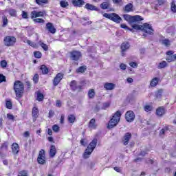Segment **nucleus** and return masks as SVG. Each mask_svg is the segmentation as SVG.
Masks as SVG:
<instances>
[{
    "mask_svg": "<svg viewBox=\"0 0 176 176\" xmlns=\"http://www.w3.org/2000/svg\"><path fill=\"white\" fill-rule=\"evenodd\" d=\"M125 119L126 122L131 123V122H134V119H135V114L133 111H129L125 114Z\"/></svg>",
    "mask_w": 176,
    "mask_h": 176,
    "instance_id": "0eeeda50",
    "label": "nucleus"
},
{
    "mask_svg": "<svg viewBox=\"0 0 176 176\" xmlns=\"http://www.w3.org/2000/svg\"><path fill=\"white\" fill-rule=\"evenodd\" d=\"M46 158L45 157V151L41 150L37 158V162L39 164H45L46 163Z\"/></svg>",
    "mask_w": 176,
    "mask_h": 176,
    "instance_id": "6e6552de",
    "label": "nucleus"
},
{
    "mask_svg": "<svg viewBox=\"0 0 176 176\" xmlns=\"http://www.w3.org/2000/svg\"><path fill=\"white\" fill-rule=\"evenodd\" d=\"M52 130L54 131V133H58V131H60V126H58L57 124H54L52 126Z\"/></svg>",
    "mask_w": 176,
    "mask_h": 176,
    "instance_id": "ea45409f",
    "label": "nucleus"
},
{
    "mask_svg": "<svg viewBox=\"0 0 176 176\" xmlns=\"http://www.w3.org/2000/svg\"><path fill=\"white\" fill-rule=\"evenodd\" d=\"M63 78H64V74L58 73L53 81L54 86H58V83L63 80Z\"/></svg>",
    "mask_w": 176,
    "mask_h": 176,
    "instance_id": "9d476101",
    "label": "nucleus"
},
{
    "mask_svg": "<svg viewBox=\"0 0 176 176\" xmlns=\"http://www.w3.org/2000/svg\"><path fill=\"white\" fill-rule=\"evenodd\" d=\"M121 28H124V30H129V31H133V29H130L129 28V27H127V25H126V24L122 23L120 25Z\"/></svg>",
    "mask_w": 176,
    "mask_h": 176,
    "instance_id": "bf43d9fd",
    "label": "nucleus"
},
{
    "mask_svg": "<svg viewBox=\"0 0 176 176\" xmlns=\"http://www.w3.org/2000/svg\"><path fill=\"white\" fill-rule=\"evenodd\" d=\"M85 8L87 9V10H94L95 12H100V8H97V6H94L93 4L87 3L85 6Z\"/></svg>",
    "mask_w": 176,
    "mask_h": 176,
    "instance_id": "4468645a",
    "label": "nucleus"
},
{
    "mask_svg": "<svg viewBox=\"0 0 176 176\" xmlns=\"http://www.w3.org/2000/svg\"><path fill=\"white\" fill-rule=\"evenodd\" d=\"M166 67H167V62L163 60L158 64L157 68L159 69H162L163 68H166Z\"/></svg>",
    "mask_w": 176,
    "mask_h": 176,
    "instance_id": "bb28decb",
    "label": "nucleus"
},
{
    "mask_svg": "<svg viewBox=\"0 0 176 176\" xmlns=\"http://www.w3.org/2000/svg\"><path fill=\"white\" fill-rule=\"evenodd\" d=\"M0 65L1 68H6V65H8V62H6V60H1Z\"/></svg>",
    "mask_w": 176,
    "mask_h": 176,
    "instance_id": "603ef678",
    "label": "nucleus"
},
{
    "mask_svg": "<svg viewBox=\"0 0 176 176\" xmlns=\"http://www.w3.org/2000/svg\"><path fill=\"white\" fill-rule=\"evenodd\" d=\"M38 113H39V110H38L37 107H34L32 109V116L34 118H36V116H38Z\"/></svg>",
    "mask_w": 176,
    "mask_h": 176,
    "instance_id": "f704fd0d",
    "label": "nucleus"
},
{
    "mask_svg": "<svg viewBox=\"0 0 176 176\" xmlns=\"http://www.w3.org/2000/svg\"><path fill=\"white\" fill-rule=\"evenodd\" d=\"M131 138V133H126L124 135L123 142L124 145H129V142L130 141Z\"/></svg>",
    "mask_w": 176,
    "mask_h": 176,
    "instance_id": "a211bd4d",
    "label": "nucleus"
},
{
    "mask_svg": "<svg viewBox=\"0 0 176 176\" xmlns=\"http://www.w3.org/2000/svg\"><path fill=\"white\" fill-rule=\"evenodd\" d=\"M7 118L9 120H12V122H14V116L12 115L10 113L7 114Z\"/></svg>",
    "mask_w": 176,
    "mask_h": 176,
    "instance_id": "3c124183",
    "label": "nucleus"
},
{
    "mask_svg": "<svg viewBox=\"0 0 176 176\" xmlns=\"http://www.w3.org/2000/svg\"><path fill=\"white\" fill-rule=\"evenodd\" d=\"M104 87L106 90H113L116 87V85L111 82H105Z\"/></svg>",
    "mask_w": 176,
    "mask_h": 176,
    "instance_id": "6ab92c4d",
    "label": "nucleus"
},
{
    "mask_svg": "<svg viewBox=\"0 0 176 176\" xmlns=\"http://www.w3.org/2000/svg\"><path fill=\"white\" fill-rule=\"evenodd\" d=\"M82 58V52L80 51L74 50L70 52V58L74 61H78Z\"/></svg>",
    "mask_w": 176,
    "mask_h": 176,
    "instance_id": "423d86ee",
    "label": "nucleus"
},
{
    "mask_svg": "<svg viewBox=\"0 0 176 176\" xmlns=\"http://www.w3.org/2000/svg\"><path fill=\"white\" fill-rule=\"evenodd\" d=\"M65 119V116L64 114H62L60 119V124H64V120Z\"/></svg>",
    "mask_w": 176,
    "mask_h": 176,
    "instance_id": "052dcab7",
    "label": "nucleus"
},
{
    "mask_svg": "<svg viewBox=\"0 0 176 176\" xmlns=\"http://www.w3.org/2000/svg\"><path fill=\"white\" fill-rule=\"evenodd\" d=\"M162 45H164L165 46H170V40L168 39H164L162 41Z\"/></svg>",
    "mask_w": 176,
    "mask_h": 176,
    "instance_id": "c03bdc74",
    "label": "nucleus"
},
{
    "mask_svg": "<svg viewBox=\"0 0 176 176\" xmlns=\"http://www.w3.org/2000/svg\"><path fill=\"white\" fill-rule=\"evenodd\" d=\"M24 43H28V45H29V46H31L32 47H34V48L38 47V45H36L35 42H32L30 40H26V41H25Z\"/></svg>",
    "mask_w": 176,
    "mask_h": 176,
    "instance_id": "a878e982",
    "label": "nucleus"
},
{
    "mask_svg": "<svg viewBox=\"0 0 176 176\" xmlns=\"http://www.w3.org/2000/svg\"><path fill=\"white\" fill-rule=\"evenodd\" d=\"M76 119V118L75 117V116H74L72 114L68 116V117H67V120L69 123H74Z\"/></svg>",
    "mask_w": 176,
    "mask_h": 176,
    "instance_id": "c85d7f7f",
    "label": "nucleus"
},
{
    "mask_svg": "<svg viewBox=\"0 0 176 176\" xmlns=\"http://www.w3.org/2000/svg\"><path fill=\"white\" fill-rule=\"evenodd\" d=\"M19 151H20V146L17 143H13L12 144V152L14 155H17L19 153Z\"/></svg>",
    "mask_w": 176,
    "mask_h": 176,
    "instance_id": "f3484780",
    "label": "nucleus"
},
{
    "mask_svg": "<svg viewBox=\"0 0 176 176\" xmlns=\"http://www.w3.org/2000/svg\"><path fill=\"white\" fill-rule=\"evenodd\" d=\"M45 29L47 30L48 32H50V34H56V28H54V25L50 22L46 24Z\"/></svg>",
    "mask_w": 176,
    "mask_h": 176,
    "instance_id": "f8f14e48",
    "label": "nucleus"
},
{
    "mask_svg": "<svg viewBox=\"0 0 176 176\" xmlns=\"http://www.w3.org/2000/svg\"><path fill=\"white\" fill-rule=\"evenodd\" d=\"M129 65L130 67H132V68H137V67H138V64H137L135 62H131Z\"/></svg>",
    "mask_w": 176,
    "mask_h": 176,
    "instance_id": "13d9d810",
    "label": "nucleus"
},
{
    "mask_svg": "<svg viewBox=\"0 0 176 176\" xmlns=\"http://www.w3.org/2000/svg\"><path fill=\"white\" fill-rule=\"evenodd\" d=\"M2 19H3V27H6L8 23V18L6 17V16H3Z\"/></svg>",
    "mask_w": 176,
    "mask_h": 176,
    "instance_id": "58836bf2",
    "label": "nucleus"
},
{
    "mask_svg": "<svg viewBox=\"0 0 176 176\" xmlns=\"http://www.w3.org/2000/svg\"><path fill=\"white\" fill-rule=\"evenodd\" d=\"M85 71H86V68L85 66H80V67H78L76 69V72L78 74L80 73V74H83V72H85Z\"/></svg>",
    "mask_w": 176,
    "mask_h": 176,
    "instance_id": "c9c22d12",
    "label": "nucleus"
},
{
    "mask_svg": "<svg viewBox=\"0 0 176 176\" xmlns=\"http://www.w3.org/2000/svg\"><path fill=\"white\" fill-rule=\"evenodd\" d=\"M21 16L23 19H28V13L25 11H22Z\"/></svg>",
    "mask_w": 176,
    "mask_h": 176,
    "instance_id": "6e6d98bb",
    "label": "nucleus"
},
{
    "mask_svg": "<svg viewBox=\"0 0 176 176\" xmlns=\"http://www.w3.org/2000/svg\"><path fill=\"white\" fill-rule=\"evenodd\" d=\"M120 116H122V113L120 111H117L113 116V118L110 120L108 124V129H113L117 124L118 122L120 121Z\"/></svg>",
    "mask_w": 176,
    "mask_h": 176,
    "instance_id": "20e7f679",
    "label": "nucleus"
},
{
    "mask_svg": "<svg viewBox=\"0 0 176 176\" xmlns=\"http://www.w3.org/2000/svg\"><path fill=\"white\" fill-rule=\"evenodd\" d=\"M18 176H28V171L27 170H21L19 173Z\"/></svg>",
    "mask_w": 176,
    "mask_h": 176,
    "instance_id": "37998d69",
    "label": "nucleus"
},
{
    "mask_svg": "<svg viewBox=\"0 0 176 176\" xmlns=\"http://www.w3.org/2000/svg\"><path fill=\"white\" fill-rule=\"evenodd\" d=\"M94 96H96V92L94 89H89L88 91L89 98H94Z\"/></svg>",
    "mask_w": 176,
    "mask_h": 176,
    "instance_id": "2f4dec72",
    "label": "nucleus"
},
{
    "mask_svg": "<svg viewBox=\"0 0 176 176\" xmlns=\"http://www.w3.org/2000/svg\"><path fill=\"white\" fill-rule=\"evenodd\" d=\"M14 90L18 98H21L24 94V84L20 80H16L14 83Z\"/></svg>",
    "mask_w": 176,
    "mask_h": 176,
    "instance_id": "f03ea898",
    "label": "nucleus"
},
{
    "mask_svg": "<svg viewBox=\"0 0 176 176\" xmlns=\"http://www.w3.org/2000/svg\"><path fill=\"white\" fill-rule=\"evenodd\" d=\"M166 112H167V110L164 107H160L156 109V115L160 118H162V116L166 115Z\"/></svg>",
    "mask_w": 176,
    "mask_h": 176,
    "instance_id": "9b49d317",
    "label": "nucleus"
},
{
    "mask_svg": "<svg viewBox=\"0 0 176 176\" xmlns=\"http://www.w3.org/2000/svg\"><path fill=\"white\" fill-rule=\"evenodd\" d=\"M37 101H43V94L41 93L37 94Z\"/></svg>",
    "mask_w": 176,
    "mask_h": 176,
    "instance_id": "de8ad7c7",
    "label": "nucleus"
},
{
    "mask_svg": "<svg viewBox=\"0 0 176 176\" xmlns=\"http://www.w3.org/2000/svg\"><path fill=\"white\" fill-rule=\"evenodd\" d=\"M111 16H112V13H111V14H108V13L103 14V17H106V19H109V20H111Z\"/></svg>",
    "mask_w": 176,
    "mask_h": 176,
    "instance_id": "e2e57ef3",
    "label": "nucleus"
},
{
    "mask_svg": "<svg viewBox=\"0 0 176 176\" xmlns=\"http://www.w3.org/2000/svg\"><path fill=\"white\" fill-rule=\"evenodd\" d=\"M166 2H167L166 0H158V5L160 6L164 5Z\"/></svg>",
    "mask_w": 176,
    "mask_h": 176,
    "instance_id": "338daca9",
    "label": "nucleus"
},
{
    "mask_svg": "<svg viewBox=\"0 0 176 176\" xmlns=\"http://www.w3.org/2000/svg\"><path fill=\"white\" fill-rule=\"evenodd\" d=\"M40 69L42 72L43 75H47V74H49V69L45 65H41Z\"/></svg>",
    "mask_w": 176,
    "mask_h": 176,
    "instance_id": "b1692460",
    "label": "nucleus"
},
{
    "mask_svg": "<svg viewBox=\"0 0 176 176\" xmlns=\"http://www.w3.org/2000/svg\"><path fill=\"white\" fill-rule=\"evenodd\" d=\"M34 56L36 58H41L42 57V53H41L39 51L34 52Z\"/></svg>",
    "mask_w": 176,
    "mask_h": 176,
    "instance_id": "4c0bfd02",
    "label": "nucleus"
},
{
    "mask_svg": "<svg viewBox=\"0 0 176 176\" xmlns=\"http://www.w3.org/2000/svg\"><path fill=\"white\" fill-rule=\"evenodd\" d=\"M39 80V75L38 74H36L33 77V82L34 83H37Z\"/></svg>",
    "mask_w": 176,
    "mask_h": 176,
    "instance_id": "a18cd8bd",
    "label": "nucleus"
},
{
    "mask_svg": "<svg viewBox=\"0 0 176 176\" xmlns=\"http://www.w3.org/2000/svg\"><path fill=\"white\" fill-rule=\"evenodd\" d=\"M159 83V78H154L151 82V87H155Z\"/></svg>",
    "mask_w": 176,
    "mask_h": 176,
    "instance_id": "cd10ccee",
    "label": "nucleus"
},
{
    "mask_svg": "<svg viewBox=\"0 0 176 176\" xmlns=\"http://www.w3.org/2000/svg\"><path fill=\"white\" fill-rule=\"evenodd\" d=\"M130 49V44L129 43H123L121 45L122 56H124V52Z\"/></svg>",
    "mask_w": 176,
    "mask_h": 176,
    "instance_id": "dca6fc26",
    "label": "nucleus"
},
{
    "mask_svg": "<svg viewBox=\"0 0 176 176\" xmlns=\"http://www.w3.org/2000/svg\"><path fill=\"white\" fill-rule=\"evenodd\" d=\"M56 153H57V150L56 149V146L52 145L50 146V157H54Z\"/></svg>",
    "mask_w": 176,
    "mask_h": 176,
    "instance_id": "aec40b11",
    "label": "nucleus"
},
{
    "mask_svg": "<svg viewBox=\"0 0 176 176\" xmlns=\"http://www.w3.org/2000/svg\"><path fill=\"white\" fill-rule=\"evenodd\" d=\"M6 107L8 108V109H12V102H10V100L6 101Z\"/></svg>",
    "mask_w": 176,
    "mask_h": 176,
    "instance_id": "09e8293b",
    "label": "nucleus"
},
{
    "mask_svg": "<svg viewBox=\"0 0 176 176\" xmlns=\"http://www.w3.org/2000/svg\"><path fill=\"white\" fill-rule=\"evenodd\" d=\"M2 82H6V77L3 74H0V83Z\"/></svg>",
    "mask_w": 176,
    "mask_h": 176,
    "instance_id": "5fc2aeb1",
    "label": "nucleus"
},
{
    "mask_svg": "<svg viewBox=\"0 0 176 176\" xmlns=\"http://www.w3.org/2000/svg\"><path fill=\"white\" fill-rule=\"evenodd\" d=\"M120 69H122L123 71H124V70H126V66L125 64L122 63L120 65Z\"/></svg>",
    "mask_w": 176,
    "mask_h": 176,
    "instance_id": "774afa93",
    "label": "nucleus"
},
{
    "mask_svg": "<svg viewBox=\"0 0 176 176\" xmlns=\"http://www.w3.org/2000/svg\"><path fill=\"white\" fill-rule=\"evenodd\" d=\"M113 2L116 5H120V6L123 5V1H122V0H113Z\"/></svg>",
    "mask_w": 176,
    "mask_h": 176,
    "instance_id": "864d4df0",
    "label": "nucleus"
},
{
    "mask_svg": "<svg viewBox=\"0 0 176 176\" xmlns=\"http://www.w3.org/2000/svg\"><path fill=\"white\" fill-rule=\"evenodd\" d=\"M60 5L61 6V8H67V6H68V2L66 1H60Z\"/></svg>",
    "mask_w": 176,
    "mask_h": 176,
    "instance_id": "79ce46f5",
    "label": "nucleus"
},
{
    "mask_svg": "<svg viewBox=\"0 0 176 176\" xmlns=\"http://www.w3.org/2000/svg\"><path fill=\"white\" fill-rule=\"evenodd\" d=\"M33 21H34V23H40L42 24H43L45 23V20H43V19H39V18L34 19Z\"/></svg>",
    "mask_w": 176,
    "mask_h": 176,
    "instance_id": "8fccbe9b",
    "label": "nucleus"
},
{
    "mask_svg": "<svg viewBox=\"0 0 176 176\" xmlns=\"http://www.w3.org/2000/svg\"><path fill=\"white\" fill-rule=\"evenodd\" d=\"M125 12H129L133 10V4L129 3L125 6L124 8Z\"/></svg>",
    "mask_w": 176,
    "mask_h": 176,
    "instance_id": "c756f323",
    "label": "nucleus"
},
{
    "mask_svg": "<svg viewBox=\"0 0 176 176\" xmlns=\"http://www.w3.org/2000/svg\"><path fill=\"white\" fill-rule=\"evenodd\" d=\"M72 3L74 6H77L78 8H82L85 5V1L83 0H72Z\"/></svg>",
    "mask_w": 176,
    "mask_h": 176,
    "instance_id": "2eb2a0df",
    "label": "nucleus"
},
{
    "mask_svg": "<svg viewBox=\"0 0 176 176\" xmlns=\"http://www.w3.org/2000/svg\"><path fill=\"white\" fill-rule=\"evenodd\" d=\"M163 94V89H159L157 92H155V98L158 100L162 98V95Z\"/></svg>",
    "mask_w": 176,
    "mask_h": 176,
    "instance_id": "7c9ffc66",
    "label": "nucleus"
},
{
    "mask_svg": "<svg viewBox=\"0 0 176 176\" xmlns=\"http://www.w3.org/2000/svg\"><path fill=\"white\" fill-rule=\"evenodd\" d=\"M166 60L168 61V63H172V61H175V58L174 55H172L166 57Z\"/></svg>",
    "mask_w": 176,
    "mask_h": 176,
    "instance_id": "e433bc0d",
    "label": "nucleus"
},
{
    "mask_svg": "<svg viewBox=\"0 0 176 176\" xmlns=\"http://www.w3.org/2000/svg\"><path fill=\"white\" fill-rule=\"evenodd\" d=\"M144 20V18L140 15H135L133 16V21H132V24L138 23L140 21H142Z\"/></svg>",
    "mask_w": 176,
    "mask_h": 176,
    "instance_id": "412c9836",
    "label": "nucleus"
},
{
    "mask_svg": "<svg viewBox=\"0 0 176 176\" xmlns=\"http://www.w3.org/2000/svg\"><path fill=\"white\" fill-rule=\"evenodd\" d=\"M123 17L126 21H127L132 27L133 30L142 31L145 34H143L144 38H146L148 35H153L155 30L152 28V25L148 23H144L143 25L133 24V16L125 14Z\"/></svg>",
    "mask_w": 176,
    "mask_h": 176,
    "instance_id": "f257e3e1",
    "label": "nucleus"
},
{
    "mask_svg": "<svg viewBox=\"0 0 176 176\" xmlns=\"http://www.w3.org/2000/svg\"><path fill=\"white\" fill-rule=\"evenodd\" d=\"M89 129H93L94 130L97 129V124H96V119L92 118L89 123Z\"/></svg>",
    "mask_w": 176,
    "mask_h": 176,
    "instance_id": "4be33fe9",
    "label": "nucleus"
},
{
    "mask_svg": "<svg viewBox=\"0 0 176 176\" xmlns=\"http://www.w3.org/2000/svg\"><path fill=\"white\" fill-rule=\"evenodd\" d=\"M47 0H36V3L38 5H41V3H47Z\"/></svg>",
    "mask_w": 176,
    "mask_h": 176,
    "instance_id": "4d7b16f0",
    "label": "nucleus"
},
{
    "mask_svg": "<svg viewBox=\"0 0 176 176\" xmlns=\"http://www.w3.org/2000/svg\"><path fill=\"white\" fill-rule=\"evenodd\" d=\"M46 14L45 11H32L30 13L31 19H36V17H43Z\"/></svg>",
    "mask_w": 176,
    "mask_h": 176,
    "instance_id": "1a4fd4ad",
    "label": "nucleus"
},
{
    "mask_svg": "<svg viewBox=\"0 0 176 176\" xmlns=\"http://www.w3.org/2000/svg\"><path fill=\"white\" fill-rule=\"evenodd\" d=\"M110 20L114 21V23H116L117 24H119L120 23V21H122V18L116 13H111Z\"/></svg>",
    "mask_w": 176,
    "mask_h": 176,
    "instance_id": "ddd939ff",
    "label": "nucleus"
},
{
    "mask_svg": "<svg viewBox=\"0 0 176 176\" xmlns=\"http://www.w3.org/2000/svg\"><path fill=\"white\" fill-rule=\"evenodd\" d=\"M8 13L10 15H11L12 17H16L17 16V12L14 9H10L8 11Z\"/></svg>",
    "mask_w": 176,
    "mask_h": 176,
    "instance_id": "473e14b6",
    "label": "nucleus"
},
{
    "mask_svg": "<svg viewBox=\"0 0 176 176\" xmlns=\"http://www.w3.org/2000/svg\"><path fill=\"white\" fill-rule=\"evenodd\" d=\"M107 108H109V103H104L102 109H107Z\"/></svg>",
    "mask_w": 176,
    "mask_h": 176,
    "instance_id": "69168bd1",
    "label": "nucleus"
},
{
    "mask_svg": "<svg viewBox=\"0 0 176 176\" xmlns=\"http://www.w3.org/2000/svg\"><path fill=\"white\" fill-rule=\"evenodd\" d=\"M171 10L173 12V13H176V5L175 2L172 1L171 3Z\"/></svg>",
    "mask_w": 176,
    "mask_h": 176,
    "instance_id": "49530a36",
    "label": "nucleus"
},
{
    "mask_svg": "<svg viewBox=\"0 0 176 176\" xmlns=\"http://www.w3.org/2000/svg\"><path fill=\"white\" fill-rule=\"evenodd\" d=\"M39 45L40 46H41L42 49L45 50V52H47V50H49V47L47 46V45L42 43V41L39 42Z\"/></svg>",
    "mask_w": 176,
    "mask_h": 176,
    "instance_id": "72a5a7b5",
    "label": "nucleus"
},
{
    "mask_svg": "<svg viewBox=\"0 0 176 176\" xmlns=\"http://www.w3.org/2000/svg\"><path fill=\"white\" fill-rule=\"evenodd\" d=\"M16 41L17 40L16 39V37L7 36L3 39V43L5 46H7L8 47H10L16 45Z\"/></svg>",
    "mask_w": 176,
    "mask_h": 176,
    "instance_id": "39448f33",
    "label": "nucleus"
},
{
    "mask_svg": "<svg viewBox=\"0 0 176 176\" xmlns=\"http://www.w3.org/2000/svg\"><path fill=\"white\" fill-rule=\"evenodd\" d=\"M70 87L72 89V90H78V87H79V89H81V86H78L76 85V80H72L71 82H70Z\"/></svg>",
    "mask_w": 176,
    "mask_h": 176,
    "instance_id": "5701e85b",
    "label": "nucleus"
},
{
    "mask_svg": "<svg viewBox=\"0 0 176 176\" xmlns=\"http://www.w3.org/2000/svg\"><path fill=\"white\" fill-rule=\"evenodd\" d=\"M166 131H168V126H165L164 129H161L160 131V135H163Z\"/></svg>",
    "mask_w": 176,
    "mask_h": 176,
    "instance_id": "a19ab883",
    "label": "nucleus"
},
{
    "mask_svg": "<svg viewBox=\"0 0 176 176\" xmlns=\"http://www.w3.org/2000/svg\"><path fill=\"white\" fill-rule=\"evenodd\" d=\"M96 146H97V139H94L91 142L89 143L84 153V159H89L90 155L93 153V151L96 149Z\"/></svg>",
    "mask_w": 176,
    "mask_h": 176,
    "instance_id": "7ed1b4c3",
    "label": "nucleus"
},
{
    "mask_svg": "<svg viewBox=\"0 0 176 176\" xmlns=\"http://www.w3.org/2000/svg\"><path fill=\"white\" fill-rule=\"evenodd\" d=\"M110 5L109 2H103L100 4V8L101 9H103V10H105L109 9Z\"/></svg>",
    "mask_w": 176,
    "mask_h": 176,
    "instance_id": "393cba45",
    "label": "nucleus"
},
{
    "mask_svg": "<svg viewBox=\"0 0 176 176\" xmlns=\"http://www.w3.org/2000/svg\"><path fill=\"white\" fill-rule=\"evenodd\" d=\"M144 111H146V112H149V111H152V107H151L149 105L145 106Z\"/></svg>",
    "mask_w": 176,
    "mask_h": 176,
    "instance_id": "680f3d73",
    "label": "nucleus"
},
{
    "mask_svg": "<svg viewBox=\"0 0 176 176\" xmlns=\"http://www.w3.org/2000/svg\"><path fill=\"white\" fill-rule=\"evenodd\" d=\"M100 111V106L96 104V106L94 108V112L97 113Z\"/></svg>",
    "mask_w": 176,
    "mask_h": 176,
    "instance_id": "0e129e2a",
    "label": "nucleus"
}]
</instances>
